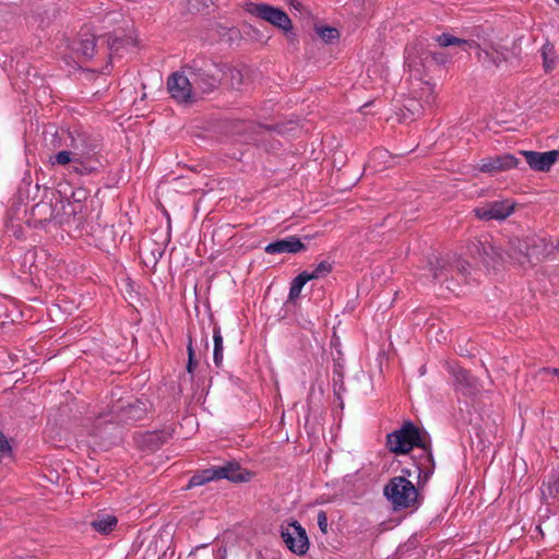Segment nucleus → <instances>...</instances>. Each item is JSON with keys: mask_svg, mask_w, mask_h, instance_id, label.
<instances>
[{"mask_svg": "<svg viewBox=\"0 0 559 559\" xmlns=\"http://www.w3.org/2000/svg\"><path fill=\"white\" fill-rule=\"evenodd\" d=\"M309 282V280L306 276V273L301 272L298 276H296L289 288V300H295L299 297L302 287Z\"/></svg>", "mask_w": 559, "mask_h": 559, "instance_id": "5701e85b", "label": "nucleus"}, {"mask_svg": "<svg viewBox=\"0 0 559 559\" xmlns=\"http://www.w3.org/2000/svg\"><path fill=\"white\" fill-rule=\"evenodd\" d=\"M474 247L477 249L479 259L486 264H488L489 260H495L501 255L500 250L487 240H479L477 243H474Z\"/></svg>", "mask_w": 559, "mask_h": 559, "instance_id": "f3484780", "label": "nucleus"}, {"mask_svg": "<svg viewBox=\"0 0 559 559\" xmlns=\"http://www.w3.org/2000/svg\"><path fill=\"white\" fill-rule=\"evenodd\" d=\"M118 520L112 514H97L92 521H91V527L102 534V535H109L115 528L117 527Z\"/></svg>", "mask_w": 559, "mask_h": 559, "instance_id": "2eb2a0df", "label": "nucleus"}, {"mask_svg": "<svg viewBox=\"0 0 559 559\" xmlns=\"http://www.w3.org/2000/svg\"><path fill=\"white\" fill-rule=\"evenodd\" d=\"M207 1L209 0H189V2L191 3L192 8L197 9V10H200V8L194 5L193 2L201 3L202 7L207 8Z\"/></svg>", "mask_w": 559, "mask_h": 559, "instance_id": "72a5a7b5", "label": "nucleus"}, {"mask_svg": "<svg viewBox=\"0 0 559 559\" xmlns=\"http://www.w3.org/2000/svg\"><path fill=\"white\" fill-rule=\"evenodd\" d=\"M540 55L543 58L544 70L546 72L552 71L557 64V53L554 45L546 41L540 48Z\"/></svg>", "mask_w": 559, "mask_h": 559, "instance_id": "a211bd4d", "label": "nucleus"}, {"mask_svg": "<svg viewBox=\"0 0 559 559\" xmlns=\"http://www.w3.org/2000/svg\"><path fill=\"white\" fill-rule=\"evenodd\" d=\"M245 9L251 15L272 24L284 33L292 32L293 29L290 17L280 8H275L266 3L248 2L245 4Z\"/></svg>", "mask_w": 559, "mask_h": 559, "instance_id": "0eeeda50", "label": "nucleus"}, {"mask_svg": "<svg viewBox=\"0 0 559 559\" xmlns=\"http://www.w3.org/2000/svg\"><path fill=\"white\" fill-rule=\"evenodd\" d=\"M515 203L512 200H497L488 202L483 206L474 210L475 216L481 221H503L508 218L514 211Z\"/></svg>", "mask_w": 559, "mask_h": 559, "instance_id": "9d476101", "label": "nucleus"}, {"mask_svg": "<svg viewBox=\"0 0 559 559\" xmlns=\"http://www.w3.org/2000/svg\"><path fill=\"white\" fill-rule=\"evenodd\" d=\"M466 265H467V263H465V262L461 263L459 265V271L462 272L463 274H465L466 273Z\"/></svg>", "mask_w": 559, "mask_h": 559, "instance_id": "c9c22d12", "label": "nucleus"}, {"mask_svg": "<svg viewBox=\"0 0 559 559\" xmlns=\"http://www.w3.org/2000/svg\"><path fill=\"white\" fill-rule=\"evenodd\" d=\"M306 249L305 245L296 236H290L285 239H280L269 243L265 247V252L269 254L278 253H297Z\"/></svg>", "mask_w": 559, "mask_h": 559, "instance_id": "ddd939ff", "label": "nucleus"}, {"mask_svg": "<svg viewBox=\"0 0 559 559\" xmlns=\"http://www.w3.org/2000/svg\"><path fill=\"white\" fill-rule=\"evenodd\" d=\"M228 76L234 88H239L242 85L243 75L240 70L228 69Z\"/></svg>", "mask_w": 559, "mask_h": 559, "instance_id": "cd10ccee", "label": "nucleus"}, {"mask_svg": "<svg viewBox=\"0 0 559 559\" xmlns=\"http://www.w3.org/2000/svg\"><path fill=\"white\" fill-rule=\"evenodd\" d=\"M556 2L559 4V0H556Z\"/></svg>", "mask_w": 559, "mask_h": 559, "instance_id": "4c0bfd02", "label": "nucleus"}, {"mask_svg": "<svg viewBox=\"0 0 559 559\" xmlns=\"http://www.w3.org/2000/svg\"><path fill=\"white\" fill-rule=\"evenodd\" d=\"M386 447L395 454H406L418 447L425 450L429 460L431 459L419 429L411 421H406L400 429L386 436Z\"/></svg>", "mask_w": 559, "mask_h": 559, "instance_id": "20e7f679", "label": "nucleus"}, {"mask_svg": "<svg viewBox=\"0 0 559 559\" xmlns=\"http://www.w3.org/2000/svg\"><path fill=\"white\" fill-rule=\"evenodd\" d=\"M519 163L520 160L514 155L506 153L480 159L477 169L481 173L492 175L516 168Z\"/></svg>", "mask_w": 559, "mask_h": 559, "instance_id": "9b49d317", "label": "nucleus"}, {"mask_svg": "<svg viewBox=\"0 0 559 559\" xmlns=\"http://www.w3.org/2000/svg\"><path fill=\"white\" fill-rule=\"evenodd\" d=\"M75 158L76 157L74 156L73 151L71 148L63 150V151L58 152L56 155L51 156L50 163H51V165H62V166L71 164L72 171L74 173Z\"/></svg>", "mask_w": 559, "mask_h": 559, "instance_id": "412c9836", "label": "nucleus"}, {"mask_svg": "<svg viewBox=\"0 0 559 559\" xmlns=\"http://www.w3.org/2000/svg\"><path fill=\"white\" fill-rule=\"evenodd\" d=\"M187 350H188L187 371L189 373H192L194 368H195V366H197V360L194 359V349H193L191 336L189 337V343H188V346H187Z\"/></svg>", "mask_w": 559, "mask_h": 559, "instance_id": "c756f323", "label": "nucleus"}, {"mask_svg": "<svg viewBox=\"0 0 559 559\" xmlns=\"http://www.w3.org/2000/svg\"><path fill=\"white\" fill-rule=\"evenodd\" d=\"M167 88L170 96L178 103H190L197 97L187 68L168 78Z\"/></svg>", "mask_w": 559, "mask_h": 559, "instance_id": "6e6552de", "label": "nucleus"}, {"mask_svg": "<svg viewBox=\"0 0 559 559\" xmlns=\"http://www.w3.org/2000/svg\"><path fill=\"white\" fill-rule=\"evenodd\" d=\"M318 34L326 43L338 37V31L328 26L318 28Z\"/></svg>", "mask_w": 559, "mask_h": 559, "instance_id": "bb28decb", "label": "nucleus"}, {"mask_svg": "<svg viewBox=\"0 0 559 559\" xmlns=\"http://www.w3.org/2000/svg\"><path fill=\"white\" fill-rule=\"evenodd\" d=\"M317 521H318V525H319L320 531L323 534H326L328 533V527H329L326 513L324 511H322V510L319 511L318 512V516H317Z\"/></svg>", "mask_w": 559, "mask_h": 559, "instance_id": "7c9ffc66", "label": "nucleus"}, {"mask_svg": "<svg viewBox=\"0 0 559 559\" xmlns=\"http://www.w3.org/2000/svg\"><path fill=\"white\" fill-rule=\"evenodd\" d=\"M528 166L537 171H548L559 157V148L548 152L522 151Z\"/></svg>", "mask_w": 559, "mask_h": 559, "instance_id": "f8f14e48", "label": "nucleus"}, {"mask_svg": "<svg viewBox=\"0 0 559 559\" xmlns=\"http://www.w3.org/2000/svg\"><path fill=\"white\" fill-rule=\"evenodd\" d=\"M454 377H455V380H456V383L462 388V389H473L475 388V381L474 379L469 376V373L464 370V369H459L454 372Z\"/></svg>", "mask_w": 559, "mask_h": 559, "instance_id": "393cba45", "label": "nucleus"}, {"mask_svg": "<svg viewBox=\"0 0 559 559\" xmlns=\"http://www.w3.org/2000/svg\"><path fill=\"white\" fill-rule=\"evenodd\" d=\"M12 453L11 445L5 436L0 431V461L10 457Z\"/></svg>", "mask_w": 559, "mask_h": 559, "instance_id": "c85d7f7f", "label": "nucleus"}, {"mask_svg": "<svg viewBox=\"0 0 559 559\" xmlns=\"http://www.w3.org/2000/svg\"><path fill=\"white\" fill-rule=\"evenodd\" d=\"M72 198H73L75 201H81V200H83V199H85V198H86V192H85V190H83V189H78L76 191H74V192L72 193Z\"/></svg>", "mask_w": 559, "mask_h": 559, "instance_id": "473e14b6", "label": "nucleus"}, {"mask_svg": "<svg viewBox=\"0 0 559 559\" xmlns=\"http://www.w3.org/2000/svg\"><path fill=\"white\" fill-rule=\"evenodd\" d=\"M543 372L551 373L554 376L559 377V369L558 368H544L542 369Z\"/></svg>", "mask_w": 559, "mask_h": 559, "instance_id": "f704fd0d", "label": "nucleus"}, {"mask_svg": "<svg viewBox=\"0 0 559 559\" xmlns=\"http://www.w3.org/2000/svg\"><path fill=\"white\" fill-rule=\"evenodd\" d=\"M389 157H390V154L386 150H382V148L376 150L371 154L370 162H369L370 166L374 169H378L377 162L385 163Z\"/></svg>", "mask_w": 559, "mask_h": 559, "instance_id": "a878e982", "label": "nucleus"}, {"mask_svg": "<svg viewBox=\"0 0 559 559\" xmlns=\"http://www.w3.org/2000/svg\"><path fill=\"white\" fill-rule=\"evenodd\" d=\"M96 48V38L94 35L82 37L76 50L85 58L90 59L94 56Z\"/></svg>", "mask_w": 559, "mask_h": 559, "instance_id": "4be33fe9", "label": "nucleus"}, {"mask_svg": "<svg viewBox=\"0 0 559 559\" xmlns=\"http://www.w3.org/2000/svg\"><path fill=\"white\" fill-rule=\"evenodd\" d=\"M186 68L197 96L214 91L222 80L223 71L213 62H203L201 66L194 62Z\"/></svg>", "mask_w": 559, "mask_h": 559, "instance_id": "423d86ee", "label": "nucleus"}, {"mask_svg": "<svg viewBox=\"0 0 559 559\" xmlns=\"http://www.w3.org/2000/svg\"><path fill=\"white\" fill-rule=\"evenodd\" d=\"M70 148L75 158L74 173L84 176L98 170L100 163L98 159V141L84 132H70Z\"/></svg>", "mask_w": 559, "mask_h": 559, "instance_id": "f257e3e1", "label": "nucleus"}, {"mask_svg": "<svg viewBox=\"0 0 559 559\" xmlns=\"http://www.w3.org/2000/svg\"><path fill=\"white\" fill-rule=\"evenodd\" d=\"M213 341H214V352H213V359L214 364L217 367H221L223 364V336L221 334L219 326H214L213 329Z\"/></svg>", "mask_w": 559, "mask_h": 559, "instance_id": "6ab92c4d", "label": "nucleus"}, {"mask_svg": "<svg viewBox=\"0 0 559 559\" xmlns=\"http://www.w3.org/2000/svg\"><path fill=\"white\" fill-rule=\"evenodd\" d=\"M435 39L440 47L455 46L463 51H467L471 48H478L477 58L479 62L487 68H499L508 60L506 49L501 47L488 46L480 48L478 44L473 40L462 39L445 33L436 36Z\"/></svg>", "mask_w": 559, "mask_h": 559, "instance_id": "f03ea898", "label": "nucleus"}, {"mask_svg": "<svg viewBox=\"0 0 559 559\" xmlns=\"http://www.w3.org/2000/svg\"><path fill=\"white\" fill-rule=\"evenodd\" d=\"M214 475L215 474H214L212 467L206 468V469H202V471L198 472L197 474H194L189 479L187 488L202 486V485H204V484H206V483H209L211 480H215Z\"/></svg>", "mask_w": 559, "mask_h": 559, "instance_id": "aec40b11", "label": "nucleus"}, {"mask_svg": "<svg viewBox=\"0 0 559 559\" xmlns=\"http://www.w3.org/2000/svg\"><path fill=\"white\" fill-rule=\"evenodd\" d=\"M430 55H431V58L438 64H445L449 61V58H448V56L444 52L433 51Z\"/></svg>", "mask_w": 559, "mask_h": 559, "instance_id": "2f4dec72", "label": "nucleus"}, {"mask_svg": "<svg viewBox=\"0 0 559 559\" xmlns=\"http://www.w3.org/2000/svg\"><path fill=\"white\" fill-rule=\"evenodd\" d=\"M331 271L332 264L328 261H322L313 269V271H304V273H306V276L309 281H312L326 276L331 273Z\"/></svg>", "mask_w": 559, "mask_h": 559, "instance_id": "b1692460", "label": "nucleus"}, {"mask_svg": "<svg viewBox=\"0 0 559 559\" xmlns=\"http://www.w3.org/2000/svg\"><path fill=\"white\" fill-rule=\"evenodd\" d=\"M547 249L545 239L536 236L514 238L510 242L509 255L523 267L533 265Z\"/></svg>", "mask_w": 559, "mask_h": 559, "instance_id": "39448f33", "label": "nucleus"}, {"mask_svg": "<svg viewBox=\"0 0 559 559\" xmlns=\"http://www.w3.org/2000/svg\"><path fill=\"white\" fill-rule=\"evenodd\" d=\"M214 478L215 479H228L231 481H243L246 478L243 477L240 465L236 462H228L223 466H213Z\"/></svg>", "mask_w": 559, "mask_h": 559, "instance_id": "4468645a", "label": "nucleus"}, {"mask_svg": "<svg viewBox=\"0 0 559 559\" xmlns=\"http://www.w3.org/2000/svg\"><path fill=\"white\" fill-rule=\"evenodd\" d=\"M415 97L420 102L421 108L431 107L436 102L435 87L427 82H421L419 88L415 91Z\"/></svg>", "mask_w": 559, "mask_h": 559, "instance_id": "dca6fc26", "label": "nucleus"}, {"mask_svg": "<svg viewBox=\"0 0 559 559\" xmlns=\"http://www.w3.org/2000/svg\"><path fill=\"white\" fill-rule=\"evenodd\" d=\"M403 473L405 475L391 478L383 489L385 498L391 502L394 510L413 508L418 500L417 488L406 478V475L409 476L411 472L405 469Z\"/></svg>", "mask_w": 559, "mask_h": 559, "instance_id": "7ed1b4c3", "label": "nucleus"}, {"mask_svg": "<svg viewBox=\"0 0 559 559\" xmlns=\"http://www.w3.org/2000/svg\"><path fill=\"white\" fill-rule=\"evenodd\" d=\"M281 536L292 552L302 556L308 551L309 539L306 530L297 521L282 526Z\"/></svg>", "mask_w": 559, "mask_h": 559, "instance_id": "1a4fd4ad", "label": "nucleus"}, {"mask_svg": "<svg viewBox=\"0 0 559 559\" xmlns=\"http://www.w3.org/2000/svg\"><path fill=\"white\" fill-rule=\"evenodd\" d=\"M132 411H133V406H130L128 412L131 413Z\"/></svg>", "mask_w": 559, "mask_h": 559, "instance_id": "e433bc0d", "label": "nucleus"}]
</instances>
